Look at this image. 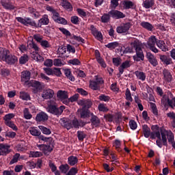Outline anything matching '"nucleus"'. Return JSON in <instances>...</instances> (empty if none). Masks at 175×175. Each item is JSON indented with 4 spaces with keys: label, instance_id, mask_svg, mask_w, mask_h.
<instances>
[{
    "label": "nucleus",
    "instance_id": "obj_53",
    "mask_svg": "<svg viewBox=\"0 0 175 175\" xmlns=\"http://www.w3.org/2000/svg\"><path fill=\"white\" fill-rule=\"evenodd\" d=\"M150 108L154 116H158V109L157 108V105L154 103H150Z\"/></svg>",
    "mask_w": 175,
    "mask_h": 175
},
{
    "label": "nucleus",
    "instance_id": "obj_54",
    "mask_svg": "<svg viewBox=\"0 0 175 175\" xmlns=\"http://www.w3.org/2000/svg\"><path fill=\"white\" fill-rule=\"evenodd\" d=\"M40 140H42V142H46V143H49V144H50V143H51V142H53V137H44V135H40L39 137Z\"/></svg>",
    "mask_w": 175,
    "mask_h": 175
},
{
    "label": "nucleus",
    "instance_id": "obj_7",
    "mask_svg": "<svg viewBox=\"0 0 175 175\" xmlns=\"http://www.w3.org/2000/svg\"><path fill=\"white\" fill-rule=\"evenodd\" d=\"M109 14H110L112 18H115L116 20H120V18H125L126 15L124 12L117 10H112L109 12Z\"/></svg>",
    "mask_w": 175,
    "mask_h": 175
},
{
    "label": "nucleus",
    "instance_id": "obj_28",
    "mask_svg": "<svg viewBox=\"0 0 175 175\" xmlns=\"http://www.w3.org/2000/svg\"><path fill=\"white\" fill-rule=\"evenodd\" d=\"M31 87L35 89L34 92L36 93L38 91L42 90L43 87L42 86V83L40 81H33L31 83Z\"/></svg>",
    "mask_w": 175,
    "mask_h": 175
},
{
    "label": "nucleus",
    "instance_id": "obj_36",
    "mask_svg": "<svg viewBox=\"0 0 175 175\" xmlns=\"http://www.w3.org/2000/svg\"><path fill=\"white\" fill-rule=\"evenodd\" d=\"M160 59L162 62L165 64V65H170V64H172V59L165 55H160Z\"/></svg>",
    "mask_w": 175,
    "mask_h": 175
},
{
    "label": "nucleus",
    "instance_id": "obj_55",
    "mask_svg": "<svg viewBox=\"0 0 175 175\" xmlns=\"http://www.w3.org/2000/svg\"><path fill=\"white\" fill-rule=\"evenodd\" d=\"M5 125H7V126H9L10 128H12V129H13V131H18V128L17 126H16V124H14V123H13V122L10 121V122H5Z\"/></svg>",
    "mask_w": 175,
    "mask_h": 175
},
{
    "label": "nucleus",
    "instance_id": "obj_26",
    "mask_svg": "<svg viewBox=\"0 0 175 175\" xmlns=\"http://www.w3.org/2000/svg\"><path fill=\"white\" fill-rule=\"evenodd\" d=\"M81 118H89L90 117V110L82 108L81 109H78Z\"/></svg>",
    "mask_w": 175,
    "mask_h": 175
},
{
    "label": "nucleus",
    "instance_id": "obj_57",
    "mask_svg": "<svg viewBox=\"0 0 175 175\" xmlns=\"http://www.w3.org/2000/svg\"><path fill=\"white\" fill-rule=\"evenodd\" d=\"M66 46H64L63 45L60 46L57 50V53L60 55H64L66 53Z\"/></svg>",
    "mask_w": 175,
    "mask_h": 175
},
{
    "label": "nucleus",
    "instance_id": "obj_46",
    "mask_svg": "<svg viewBox=\"0 0 175 175\" xmlns=\"http://www.w3.org/2000/svg\"><path fill=\"white\" fill-rule=\"evenodd\" d=\"M29 59V57L27 55H23L19 59V64L24 65V64H27Z\"/></svg>",
    "mask_w": 175,
    "mask_h": 175
},
{
    "label": "nucleus",
    "instance_id": "obj_58",
    "mask_svg": "<svg viewBox=\"0 0 175 175\" xmlns=\"http://www.w3.org/2000/svg\"><path fill=\"white\" fill-rule=\"evenodd\" d=\"M59 169H60L62 173H67L68 170H69V165L68 164L62 165L59 166Z\"/></svg>",
    "mask_w": 175,
    "mask_h": 175
},
{
    "label": "nucleus",
    "instance_id": "obj_24",
    "mask_svg": "<svg viewBox=\"0 0 175 175\" xmlns=\"http://www.w3.org/2000/svg\"><path fill=\"white\" fill-rule=\"evenodd\" d=\"M1 5L4 9H6L7 10H14L15 7L13 5V3L10 1H1Z\"/></svg>",
    "mask_w": 175,
    "mask_h": 175
},
{
    "label": "nucleus",
    "instance_id": "obj_60",
    "mask_svg": "<svg viewBox=\"0 0 175 175\" xmlns=\"http://www.w3.org/2000/svg\"><path fill=\"white\" fill-rule=\"evenodd\" d=\"M12 118H14V113H8L4 116L3 120H4L5 122H10V120H12Z\"/></svg>",
    "mask_w": 175,
    "mask_h": 175
},
{
    "label": "nucleus",
    "instance_id": "obj_49",
    "mask_svg": "<svg viewBox=\"0 0 175 175\" xmlns=\"http://www.w3.org/2000/svg\"><path fill=\"white\" fill-rule=\"evenodd\" d=\"M59 31H60V32H62L63 35H65V36H68L69 38H71L72 36V33H70V32L68 29L64 27L59 28Z\"/></svg>",
    "mask_w": 175,
    "mask_h": 175
},
{
    "label": "nucleus",
    "instance_id": "obj_59",
    "mask_svg": "<svg viewBox=\"0 0 175 175\" xmlns=\"http://www.w3.org/2000/svg\"><path fill=\"white\" fill-rule=\"evenodd\" d=\"M98 99L102 102H109V100H110V96H106L105 94H101L99 96Z\"/></svg>",
    "mask_w": 175,
    "mask_h": 175
},
{
    "label": "nucleus",
    "instance_id": "obj_33",
    "mask_svg": "<svg viewBox=\"0 0 175 175\" xmlns=\"http://www.w3.org/2000/svg\"><path fill=\"white\" fill-rule=\"evenodd\" d=\"M123 5L124 6V8L126 10L135 9V8H136V5H135V3L131 0L124 1Z\"/></svg>",
    "mask_w": 175,
    "mask_h": 175
},
{
    "label": "nucleus",
    "instance_id": "obj_56",
    "mask_svg": "<svg viewBox=\"0 0 175 175\" xmlns=\"http://www.w3.org/2000/svg\"><path fill=\"white\" fill-rule=\"evenodd\" d=\"M55 23H58V24H62L63 25H66L68 24V21L64 18L59 16L56 21Z\"/></svg>",
    "mask_w": 175,
    "mask_h": 175
},
{
    "label": "nucleus",
    "instance_id": "obj_62",
    "mask_svg": "<svg viewBox=\"0 0 175 175\" xmlns=\"http://www.w3.org/2000/svg\"><path fill=\"white\" fill-rule=\"evenodd\" d=\"M125 95L126 100H129V102H132V100H133L132 98V95L131 94V90H129V89L127 88L126 90Z\"/></svg>",
    "mask_w": 175,
    "mask_h": 175
},
{
    "label": "nucleus",
    "instance_id": "obj_41",
    "mask_svg": "<svg viewBox=\"0 0 175 175\" xmlns=\"http://www.w3.org/2000/svg\"><path fill=\"white\" fill-rule=\"evenodd\" d=\"M29 132H30L31 135H32V136H40V135H42V133L40 132V131L36 129V128H35V127L30 128Z\"/></svg>",
    "mask_w": 175,
    "mask_h": 175
},
{
    "label": "nucleus",
    "instance_id": "obj_14",
    "mask_svg": "<svg viewBox=\"0 0 175 175\" xmlns=\"http://www.w3.org/2000/svg\"><path fill=\"white\" fill-rule=\"evenodd\" d=\"M77 103L79 106H83L84 109H90L92 106V101L90 99H80Z\"/></svg>",
    "mask_w": 175,
    "mask_h": 175
},
{
    "label": "nucleus",
    "instance_id": "obj_3",
    "mask_svg": "<svg viewBox=\"0 0 175 175\" xmlns=\"http://www.w3.org/2000/svg\"><path fill=\"white\" fill-rule=\"evenodd\" d=\"M161 139L163 143V146L167 145V140L169 143H173L174 142V134L172 131H166L165 129L161 130ZM166 136L167 138H166Z\"/></svg>",
    "mask_w": 175,
    "mask_h": 175
},
{
    "label": "nucleus",
    "instance_id": "obj_5",
    "mask_svg": "<svg viewBox=\"0 0 175 175\" xmlns=\"http://www.w3.org/2000/svg\"><path fill=\"white\" fill-rule=\"evenodd\" d=\"M165 102H167L168 106H170L171 109H174L175 97L173 96V94H172V92H169L167 93V94L163 96L161 103H163V105H165Z\"/></svg>",
    "mask_w": 175,
    "mask_h": 175
},
{
    "label": "nucleus",
    "instance_id": "obj_8",
    "mask_svg": "<svg viewBox=\"0 0 175 175\" xmlns=\"http://www.w3.org/2000/svg\"><path fill=\"white\" fill-rule=\"evenodd\" d=\"M157 42H158V41H157V38H155V36H151L148 41V46L153 53H158L159 51L158 49L155 47Z\"/></svg>",
    "mask_w": 175,
    "mask_h": 175
},
{
    "label": "nucleus",
    "instance_id": "obj_40",
    "mask_svg": "<svg viewBox=\"0 0 175 175\" xmlns=\"http://www.w3.org/2000/svg\"><path fill=\"white\" fill-rule=\"evenodd\" d=\"M64 75L68 79V80H70V81H75V77L72 75V71L69 69H65L64 70Z\"/></svg>",
    "mask_w": 175,
    "mask_h": 175
},
{
    "label": "nucleus",
    "instance_id": "obj_51",
    "mask_svg": "<svg viewBox=\"0 0 175 175\" xmlns=\"http://www.w3.org/2000/svg\"><path fill=\"white\" fill-rule=\"evenodd\" d=\"M20 158V153H16L13 156L12 159L10 162V165H13V163H17L18 162V159Z\"/></svg>",
    "mask_w": 175,
    "mask_h": 175
},
{
    "label": "nucleus",
    "instance_id": "obj_2",
    "mask_svg": "<svg viewBox=\"0 0 175 175\" xmlns=\"http://www.w3.org/2000/svg\"><path fill=\"white\" fill-rule=\"evenodd\" d=\"M105 84V81L103 78L100 76L96 75L94 77V80L90 81V88L93 90V91H99L100 90V87Z\"/></svg>",
    "mask_w": 175,
    "mask_h": 175
},
{
    "label": "nucleus",
    "instance_id": "obj_10",
    "mask_svg": "<svg viewBox=\"0 0 175 175\" xmlns=\"http://www.w3.org/2000/svg\"><path fill=\"white\" fill-rule=\"evenodd\" d=\"M131 23H126L120 25L119 27H116V32L118 33H126L129 29L131 28Z\"/></svg>",
    "mask_w": 175,
    "mask_h": 175
},
{
    "label": "nucleus",
    "instance_id": "obj_27",
    "mask_svg": "<svg viewBox=\"0 0 175 175\" xmlns=\"http://www.w3.org/2000/svg\"><path fill=\"white\" fill-rule=\"evenodd\" d=\"M8 54H10L9 50L0 47V61H4Z\"/></svg>",
    "mask_w": 175,
    "mask_h": 175
},
{
    "label": "nucleus",
    "instance_id": "obj_22",
    "mask_svg": "<svg viewBox=\"0 0 175 175\" xmlns=\"http://www.w3.org/2000/svg\"><path fill=\"white\" fill-rule=\"evenodd\" d=\"M61 6L66 10H68V12H72L73 10V6L68 0H62Z\"/></svg>",
    "mask_w": 175,
    "mask_h": 175
},
{
    "label": "nucleus",
    "instance_id": "obj_30",
    "mask_svg": "<svg viewBox=\"0 0 175 175\" xmlns=\"http://www.w3.org/2000/svg\"><path fill=\"white\" fill-rule=\"evenodd\" d=\"M157 46L162 51H169V49H167V46H166L165 41H163V40H158L157 42Z\"/></svg>",
    "mask_w": 175,
    "mask_h": 175
},
{
    "label": "nucleus",
    "instance_id": "obj_18",
    "mask_svg": "<svg viewBox=\"0 0 175 175\" xmlns=\"http://www.w3.org/2000/svg\"><path fill=\"white\" fill-rule=\"evenodd\" d=\"M91 119L90 122L93 126L98 128L100 125V119L98 116L94 115V113H90Z\"/></svg>",
    "mask_w": 175,
    "mask_h": 175
},
{
    "label": "nucleus",
    "instance_id": "obj_43",
    "mask_svg": "<svg viewBox=\"0 0 175 175\" xmlns=\"http://www.w3.org/2000/svg\"><path fill=\"white\" fill-rule=\"evenodd\" d=\"M118 46H120L118 42H113L105 45V47H107V49H110V50H114V49L118 47Z\"/></svg>",
    "mask_w": 175,
    "mask_h": 175
},
{
    "label": "nucleus",
    "instance_id": "obj_12",
    "mask_svg": "<svg viewBox=\"0 0 175 175\" xmlns=\"http://www.w3.org/2000/svg\"><path fill=\"white\" fill-rule=\"evenodd\" d=\"M16 19L18 23L23 24V25H31V27H35L36 23L35 22H32V19L30 18H21V17H16Z\"/></svg>",
    "mask_w": 175,
    "mask_h": 175
},
{
    "label": "nucleus",
    "instance_id": "obj_52",
    "mask_svg": "<svg viewBox=\"0 0 175 175\" xmlns=\"http://www.w3.org/2000/svg\"><path fill=\"white\" fill-rule=\"evenodd\" d=\"M40 44L44 49H49V48L51 47L50 42L46 40H42V41H41Z\"/></svg>",
    "mask_w": 175,
    "mask_h": 175
},
{
    "label": "nucleus",
    "instance_id": "obj_32",
    "mask_svg": "<svg viewBox=\"0 0 175 175\" xmlns=\"http://www.w3.org/2000/svg\"><path fill=\"white\" fill-rule=\"evenodd\" d=\"M142 131H143L144 137H146V138L150 137V135H151V129H150V127H148V125L146 124L143 125Z\"/></svg>",
    "mask_w": 175,
    "mask_h": 175
},
{
    "label": "nucleus",
    "instance_id": "obj_19",
    "mask_svg": "<svg viewBox=\"0 0 175 175\" xmlns=\"http://www.w3.org/2000/svg\"><path fill=\"white\" fill-rule=\"evenodd\" d=\"M36 120L38 122H44L49 120V116L44 112H40L37 114Z\"/></svg>",
    "mask_w": 175,
    "mask_h": 175
},
{
    "label": "nucleus",
    "instance_id": "obj_25",
    "mask_svg": "<svg viewBox=\"0 0 175 175\" xmlns=\"http://www.w3.org/2000/svg\"><path fill=\"white\" fill-rule=\"evenodd\" d=\"M0 151L1 155H8L10 152V146L8 145H5L3 144H0Z\"/></svg>",
    "mask_w": 175,
    "mask_h": 175
},
{
    "label": "nucleus",
    "instance_id": "obj_4",
    "mask_svg": "<svg viewBox=\"0 0 175 175\" xmlns=\"http://www.w3.org/2000/svg\"><path fill=\"white\" fill-rule=\"evenodd\" d=\"M65 109V106H60L59 108L57 106L52 105L51 102L48 103V107L46 108L47 111L51 113V114H53L54 116H59L64 112V109Z\"/></svg>",
    "mask_w": 175,
    "mask_h": 175
},
{
    "label": "nucleus",
    "instance_id": "obj_31",
    "mask_svg": "<svg viewBox=\"0 0 175 175\" xmlns=\"http://www.w3.org/2000/svg\"><path fill=\"white\" fill-rule=\"evenodd\" d=\"M142 5L145 9H150V8H152L155 5V0H145Z\"/></svg>",
    "mask_w": 175,
    "mask_h": 175
},
{
    "label": "nucleus",
    "instance_id": "obj_34",
    "mask_svg": "<svg viewBox=\"0 0 175 175\" xmlns=\"http://www.w3.org/2000/svg\"><path fill=\"white\" fill-rule=\"evenodd\" d=\"M140 25L144 29H147V31H152L154 29V26L148 22L143 21L140 23Z\"/></svg>",
    "mask_w": 175,
    "mask_h": 175
},
{
    "label": "nucleus",
    "instance_id": "obj_48",
    "mask_svg": "<svg viewBox=\"0 0 175 175\" xmlns=\"http://www.w3.org/2000/svg\"><path fill=\"white\" fill-rule=\"evenodd\" d=\"M112 62L115 66H120L121 62H122V59L121 57H113L112 59Z\"/></svg>",
    "mask_w": 175,
    "mask_h": 175
},
{
    "label": "nucleus",
    "instance_id": "obj_38",
    "mask_svg": "<svg viewBox=\"0 0 175 175\" xmlns=\"http://www.w3.org/2000/svg\"><path fill=\"white\" fill-rule=\"evenodd\" d=\"M68 96V92L66 91L59 90L57 92V98H59V99L61 100L63 99H66Z\"/></svg>",
    "mask_w": 175,
    "mask_h": 175
},
{
    "label": "nucleus",
    "instance_id": "obj_11",
    "mask_svg": "<svg viewBox=\"0 0 175 175\" xmlns=\"http://www.w3.org/2000/svg\"><path fill=\"white\" fill-rule=\"evenodd\" d=\"M132 66V62L129 60H126L122 64L119 66L118 70H119V74L118 75V77H121V75L124 73V69H128V68H131Z\"/></svg>",
    "mask_w": 175,
    "mask_h": 175
},
{
    "label": "nucleus",
    "instance_id": "obj_6",
    "mask_svg": "<svg viewBox=\"0 0 175 175\" xmlns=\"http://www.w3.org/2000/svg\"><path fill=\"white\" fill-rule=\"evenodd\" d=\"M162 75L163 84H169V83H172V80H173V75H172V72H170V70L164 68L163 69Z\"/></svg>",
    "mask_w": 175,
    "mask_h": 175
},
{
    "label": "nucleus",
    "instance_id": "obj_61",
    "mask_svg": "<svg viewBox=\"0 0 175 175\" xmlns=\"http://www.w3.org/2000/svg\"><path fill=\"white\" fill-rule=\"evenodd\" d=\"M30 154L32 158H39L40 157H43V154L42 152H30Z\"/></svg>",
    "mask_w": 175,
    "mask_h": 175
},
{
    "label": "nucleus",
    "instance_id": "obj_37",
    "mask_svg": "<svg viewBox=\"0 0 175 175\" xmlns=\"http://www.w3.org/2000/svg\"><path fill=\"white\" fill-rule=\"evenodd\" d=\"M19 98L22 99V100H31V96L28 92H21Z\"/></svg>",
    "mask_w": 175,
    "mask_h": 175
},
{
    "label": "nucleus",
    "instance_id": "obj_16",
    "mask_svg": "<svg viewBox=\"0 0 175 175\" xmlns=\"http://www.w3.org/2000/svg\"><path fill=\"white\" fill-rule=\"evenodd\" d=\"M21 79L22 83L27 84V83H29V80H31V72L28 70L23 71L21 73Z\"/></svg>",
    "mask_w": 175,
    "mask_h": 175
},
{
    "label": "nucleus",
    "instance_id": "obj_64",
    "mask_svg": "<svg viewBox=\"0 0 175 175\" xmlns=\"http://www.w3.org/2000/svg\"><path fill=\"white\" fill-rule=\"evenodd\" d=\"M77 172H78L77 168H76V167H72V168L69 170V172L67 173L66 175H76V174H77Z\"/></svg>",
    "mask_w": 175,
    "mask_h": 175
},
{
    "label": "nucleus",
    "instance_id": "obj_17",
    "mask_svg": "<svg viewBox=\"0 0 175 175\" xmlns=\"http://www.w3.org/2000/svg\"><path fill=\"white\" fill-rule=\"evenodd\" d=\"M38 147L40 148L41 151H43L45 155H49L51 151H53V146L50 145H38Z\"/></svg>",
    "mask_w": 175,
    "mask_h": 175
},
{
    "label": "nucleus",
    "instance_id": "obj_47",
    "mask_svg": "<svg viewBox=\"0 0 175 175\" xmlns=\"http://www.w3.org/2000/svg\"><path fill=\"white\" fill-rule=\"evenodd\" d=\"M33 39H34V40H36L37 43H40L43 41V36L37 33V34H34L33 36Z\"/></svg>",
    "mask_w": 175,
    "mask_h": 175
},
{
    "label": "nucleus",
    "instance_id": "obj_21",
    "mask_svg": "<svg viewBox=\"0 0 175 175\" xmlns=\"http://www.w3.org/2000/svg\"><path fill=\"white\" fill-rule=\"evenodd\" d=\"M53 95H54V91L51 89H48L43 91L42 98H43V99H51Z\"/></svg>",
    "mask_w": 175,
    "mask_h": 175
},
{
    "label": "nucleus",
    "instance_id": "obj_15",
    "mask_svg": "<svg viewBox=\"0 0 175 175\" xmlns=\"http://www.w3.org/2000/svg\"><path fill=\"white\" fill-rule=\"evenodd\" d=\"M146 58L152 66H158V60L157 59V57L152 55V53L150 52L147 53Z\"/></svg>",
    "mask_w": 175,
    "mask_h": 175
},
{
    "label": "nucleus",
    "instance_id": "obj_20",
    "mask_svg": "<svg viewBox=\"0 0 175 175\" xmlns=\"http://www.w3.org/2000/svg\"><path fill=\"white\" fill-rule=\"evenodd\" d=\"M49 23H50L49 16L45 14L38 21V27H42V25H49Z\"/></svg>",
    "mask_w": 175,
    "mask_h": 175
},
{
    "label": "nucleus",
    "instance_id": "obj_39",
    "mask_svg": "<svg viewBox=\"0 0 175 175\" xmlns=\"http://www.w3.org/2000/svg\"><path fill=\"white\" fill-rule=\"evenodd\" d=\"M77 134L78 140H79V142H83L84 139L87 137V134L84 131H78Z\"/></svg>",
    "mask_w": 175,
    "mask_h": 175
},
{
    "label": "nucleus",
    "instance_id": "obj_45",
    "mask_svg": "<svg viewBox=\"0 0 175 175\" xmlns=\"http://www.w3.org/2000/svg\"><path fill=\"white\" fill-rule=\"evenodd\" d=\"M110 16H111L110 15V14H104L102 16H101V23H109V21H110Z\"/></svg>",
    "mask_w": 175,
    "mask_h": 175
},
{
    "label": "nucleus",
    "instance_id": "obj_13",
    "mask_svg": "<svg viewBox=\"0 0 175 175\" xmlns=\"http://www.w3.org/2000/svg\"><path fill=\"white\" fill-rule=\"evenodd\" d=\"M59 124L63 126V128H66L68 131H69V129H72V120L66 118L60 119Z\"/></svg>",
    "mask_w": 175,
    "mask_h": 175
},
{
    "label": "nucleus",
    "instance_id": "obj_1",
    "mask_svg": "<svg viewBox=\"0 0 175 175\" xmlns=\"http://www.w3.org/2000/svg\"><path fill=\"white\" fill-rule=\"evenodd\" d=\"M131 47H133L136 51V55L133 56L134 61H144V53L142 49V42L139 40H135L131 42Z\"/></svg>",
    "mask_w": 175,
    "mask_h": 175
},
{
    "label": "nucleus",
    "instance_id": "obj_50",
    "mask_svg": "<svg viewBox=\"0 0 175 175\" xmlns=\"http://www.w3.org/2000/svg\"><path fill=\"white\" fill-rule=\"evenodd\" d=\"M113 147L116 148V150L118 151V152H121V142L118 139H116L113 144Z\"/></svg>",
    "mask_w": 175,
    "mask_h": 175
},
{
    "label": "nucleus",
    "instance_id": "obj_44",
    "mask_svg": "<svg viewBox=\"0 0 175 175\" xmlns=\"http://www.w3.org/2000/svg\"><path fill=\"white\" fill-rule=\"evenodd\" d=\"M23 116L26 120H31V118H32V115L29 113V109L28 108L24 109Z\"/></svg>",
    "mask_w": 175,
    "mask_h": 175
},
{
    "label": "nucleus",
    "instance_id": "obj_35",
    "mask_svg": "<svg viewBox=\"0 0 175 175\" xmlns=\"http://www.w3.org/2000/svg\"><path fill=\"white\" fill-rule=\"evenodd\" d=\"M68 162L70 166H75L79 162V159L75 156H70L68 158Z\"/></svg>",
    "mask_w": 175,
    "mask_h": 175
},
{
    "label": "nucleus",
    "instance_id": "obj_23",
    "mask_svg": "<svg viewBox=\"0 0 175 175\" xmlns=\"http://www.w3.org/2000/svg\"><path fill=\"white\" fill-rule=\"evenodd\" d=\"M84 125H85V124L82 120L79 121L76 118L71 120L72 128L79 129V128H80V126H84Z\"/></svg>",
    "mask_w": 175,
    "mask_h": 175
},
{
    "label": "nucleus",
    "instance_id": "obj_29",
    "mask_svg": "<svg viewBox=\"0 0 175 175\" xmlns=\"http://www.w3.org/2000/svg\"><path fill=\"white\" fill-rule=\"evenodd\" d=\"M134 75L136 76L138 80H141V81H146V73L144 72L137 70L134 72Z\"/></svg>",
    "mask_w": 175,
    "mask_h": 175
},
{
    "label": "nucleus",
    "instance_id": "obj_9",
    "mask_svg": "<svg viewBox=\"0 0 175 175\" xmlns=\"http://www.w3.org/2000/svg\"><path fill=\"white\" fill-rule=\"evenodd\" d=\"M18 58H17V56L14 55H12L10 53L7 54L5 56V59H4V62L8 64V65H14V64H16L18 62Z\"/></svg>",
    "mask_w": 175,
    "mask_h": 175
},
{
    "label": "nucleus",
    "instance_id": "obj_63",
    "mask_svg": "<svg viewBox=\"0 0 175 175\" xmlns=\"http://www.w3.org/2000/svg\"><path fill=\"white\" fill-rule=\"evenodd\" d=\"M118 1L120 0H111V4L109 8L111 9H116V8H117L118 6V5H120L118 3Z\"/></svg>",
    "mask_w": 175,
    "mask_h": 175
},
{
    "label": "nucleus",
    "instance_id": "obj_42",
    "mask_svg": "<svg viewBox=\"0 0 175 175\" xmlns=\"http://www.w3.org/2000/svg\"><path fill=\"white\" fill-rule=\"evenodd\" d=\"M39 129L42 132L44 135H51V130L44 126H39Z\"/></svg>",
    "mask_w": 175,
    "mask_h": 175
}]
</instances>
